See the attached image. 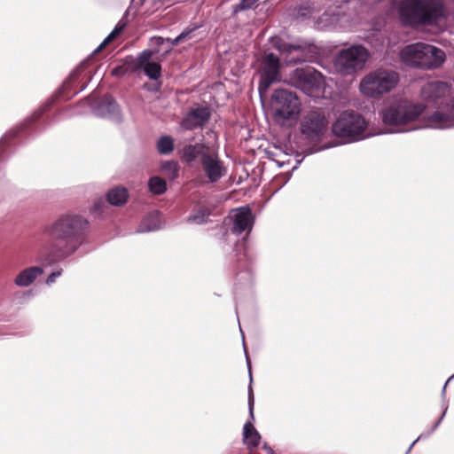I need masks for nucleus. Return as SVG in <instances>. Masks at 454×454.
<instances>
[{"label":"nucleus","instance_id":"obj_1","mask_svg":"<svg viewBox=\"0 0 454 454\" xmlns=\"http://www.w3.org/2000/svg\"><path fill=\"white\" fill-rule=\"evenodd\" d=\"M89 231L90 223L83 215H61L44 229L51 240L49 257L52 261H61L73 255L86 242Z\"/></svg>","mask_w":454,"mask_h":454},{"label":"nucleus","instance_id":"obj_2","mask_svg":"<svg viewBox=\"0 0 454 454\" xmlns=\"http://www.w3.org/2000/svg\"><path fill=\"white\" fill-rule=\"evenodd\" d=\"M425 110V106L407 98H395L380 112L384 131L380 134L402 133L419 129L416 121Z\"/></svg>","mask_w":454,"mask_h":454},{"label":"nucleus","instance_id":"obj_3","mask_svg":"<svg viewBox=\"0 0 454 454\" xmlns=\"http://www.w3.org/2000/svg\"><path fill=\"white\" fill-rule=\"evenodd\" d=\"M443 12L442 0H403L398 15L403 25L418 27L435 23Z\"/></svg>","mask_w":454,"mask_h":454},{"label":"nucleus","instance_id":"obj_4","mask_svg":"<svg viewBox=\"0 0 454 454\" xmlns=\"http://www.w3.org/2000/svg\"><path fill=\"white\" fill-rule=\"evenodd\" d=\"M183 157L188 162L199 159L205 176L211 183L218 182L226 172L223 162L220 160L216 150L204 143L186 145L183 148Z\"/></svg>","mask_w":454,"mask_h":454},{"label":"nucleus","instance_id":"obj_5","mask_svg":"<svg viewBox=\"0 0 454 454\" xmlns=\"http://www.w3.org/2000/svg\"><path fill=\"white\" fill-rule=\"evenodd\" d=\"M401 58L408 66L433 69L444 62L445 53L434 45L417 43L405 46L401 51Z\"/></svg>","mask_w":454,"mask_h":454},{"label":"nucleus","instance_id":"obj_6","mask_svg":"<svg viewBox=\"0 0 454 454\" xmlns=\"http://www.w3.org/2000/svg\"><path fill=\"white\" fill-rule=\"evenodd\" d=\"M368 122L363 115L353 110L343 111L332 125L333 135L343 143H354L366 138Z\"/></svg>","mask_w":454,"mask_h":454},{"label":"nucleus","instance_id":"obj_7","mask_svg":"<svg viewBox=\"0 0 454 454\" xmlns=\"http://www.w3.org/2000/svg\"><path fill=\"white\" fill-rule=\"evenodd\" d=\"M421 98L427 104H431L436 108V110L427 116L430 128L438 129L434 125V121L431 120L432 115L437 112H444L445 114H450L454 109V100L451 104H449V97L450 94V87L448 83L441 81H433L426 83L421 88ZM445 128H439V129H444Z\"/></svg>","mask_w":454,"mask_h":454},{"label":"nucleus","instance_id":"obj_8","mask_svg":"<svg viewBox=\"0 0 454 454\" xmlns=\"http://www.w3.org/2000/svg\"><path fill=\"white\" fill-rule=\"evenodd\" d=\"M399 81L397 73L388 69H377L365 75L360 82V90L368 97L389 92Z\"/></svg>","mask_w":454,"mask_h":454},{"label":"nucleus","instance_id":"obj_9","mask_svg":"<svg viewBox=\"0 0 454 454\" xmlns=\"http://www.w3.org/2000/svg\"><path fill=\"white\" fill-rule=\"evenodd\" d=\"M270 105L274 119L279 122L294 118L300 112V102L296 94L285 89L274 90Z\"/></svg>","mask_w":454,"mask_h":454},{"label":"nucleus","instance_id":"obj_10","mask_svg":"<svg viewBox=\"0 0 454 454\" xmlns=\"http://www.w3.org/2000/svg\"><path fill=\"white\" fill-rule=\"evenodd\" d=\"M368 57V51L364 46L353 45L341 50L336 57L334 64L341 74H351L364 67Z\"/></svg>","mask_w":454,"mask_h":454},{"label":"nucleus","instance_id":"obj_11","mask_svg":"<svg viewBox=\"0 0 454 454\" xmlns=\"http://www.w3.org/2000/svg\"><path fill=\"white\" fill-rule=\"evenodd\" d=\"M328 120L325 113L313 110L304 115L301 122V133L310 142H320L328 131Z\"/></svg>","mask_w":454,"mask_h":454},{"label":"nucleus","instance_id":"obj_12","mask_svg":"<svg viewBox=\"0 0 454 454\" xmlns=\"http://www.w3.org/2000/svg\"><path fill=\"white\" fill-rule=\"evenodd\" d=\"M280 59L276 54L270 52L263 57L258 85L261 97L268 92L273 83L280 81Z\"/></svg>","mask_w":454,"mask_h":454},{"label":"nucleus","instance_id":"obj_13","mask_svg":"<svg viewBox=\"0 0 454 454\" xmlns=\"http://www.w3.org/2000/svg\"><path fill=\"white\" fill-rule=\"evenodd\" d=\"M289 83L306 94H310L321 86L320 73L309 67L296 68L289 75Z\"/></svg>","mask_w":454,"mask_h":454},{"label":"nucleus","instance_id":"obj_14","mask_svg":"<svg viewBox=\"0 0 454 454\" xmlns=\"http://www.w3.org/2000/svg\"><path fill=\"white\" fill-rule=\"evenodd\" d=\"M93 114L103 119L120 124L123 121V114L120 105L110 94H106L91 103Z\"/></svg>","mask_w":454,"mask_h":454},{"label":"nucleus","instance_id":"obj_15","mask_svg":"<svg viewBox=\"0 0 454 454\" xmlns=\"http://www.w3.org/2000/svg\"><path fill=\"white\" fill-rule=\"evenodd\" d=\"M271 44L281 53L287 54V65H296L306 61L303 55V47L300 43H290L279 37H272Z\"/></svg>","mask_w":454,"mask_h":454},{"label":"nucleus","instance_id":"obj_16","mask_svg":"<svg viewBox=\"0 0 454 454\" xmlns=\"http://www.w3.org/2000/svg\"><path fill=\"white\" fill-rule=\"evenodd\" d=\"M231 232L240 235L243 232L250 233L254 224V215L249 207H241L234 210L231 216Z\"/></svg>","mask_w":454,"mask_h":454},{"label":"nucleus","instance_id":"obj_17","mask_svg":"<svg viewBox=\"0 0 454 454\" xmlns=\"http://www.w3.org/2000/svg\"><path fill=\"white\" fill-rule=\"evenodd\" d=\"M211 113L206 106L192 108L184 116L181 127L186 130L202 128L210 119Z\"/></svg>","mask_w":454,"mask_h":454},{"label":"nucleus","instance_id":"obj_18","mask_svg":"<svg viewBox=\"0 0 454 454\" xmlns=\"http://www.w3.org/2000/svg\"><path fill=\"white\" fill-rule=\"evenodd\" d=\"M153 57V52L150 51H143L137 58L136 67L143 69L145 75L151 80H157L160 76L161 67L159 62L151 61Z\"/></svg>","mask_w":454,"mask_h":454},{"label":"nucleus","instance_id":"obj_19","mask_svg":"<svg viewBox=\"0 0 454 454\" xmlns=\"http://www.w3.org/2000/svg\"><path fill=\"white\" fill-rule=\"evenodd\" d=\"M43 273V270L40 266H32L21 270L14 279L16 286L20 287L29 286L35 282L36 278Z\"/></svg>","mask_w":454,"mask_h":454},{"label":"nucleus","instance_id":"obj_20","mask_svg":"<svg viewBox=\"0 0 454 454\" xmlns=\"http://www.w3.org/2000/svg\"><path fill=\"white\" fill-rule=\"evenodd\" d=\"M162 222L160 214L158 211L149 213L138 226L137 232H152L161 229Z\"/></svg>","mask_w":454,"mask_h":454},{"label":"nucleus","instance_id":"obj_21","mask_svg":"<svg viewBox=\"0 0 454 454\" xmlns=\"http://www.w3.org/2000/svg\"><path fill=\"white\" fill-rule=\"evenodd\" d=\"M128 199L129 192L123 186L113 187L106 193V200L112 206L121 207L127 202Z\"/></svg>","mask_w":454,"mask_h":454},{"label":"nucleus","instance_id":"obj_22","mask_svg":"<svg viewBox=\"0 0 454 454\" xmlns=\"http://www.w3.org/2000/svg\"><path fill=\"white\" fill-rule=\"evenodd\" d=\"M244 442L248 448H256L261 440V435L251 422H247L243 427Z\"/></svg>","mask_w":454,"mask_h":454},{"label":"nucleus","instance_id":"obj_23","mask_svg":"<svg viewBox=\"0 0 454 454\" xmlns=\"http://www.w3.org/2000/svg\"><path fill=\"white\" fill-rule=\"evenodd\" d=\"M85 62L81 63L67 77V79L62 84L63 93L72 90L74 88V83L79 79L82 72L85 68Z\"/></svg>","mask_w":454,"mask_h":454},{"label":"nucleus","instance_id":"obj_24","mask_svg":"<svg viewBox=\"0 0 454 454\" xmlns=\"http://www.w3.org/2000/svg\"><path fill=\"white\" fill-rule=\"evenodd\" d=\"M148 188L152 193L160 195L167 191V183L163 178L154 176L150 177L148 181Z\"/></svg>","mask_w":454,"mask_h":454},{"label":"nucleus","instance_id":"obj_25","mask_svg":"<svg viewBox=\"0 0 454 454\" xmlns=\"http://www.w3.org/2000/svg\"><path fill=\"white\" fill-rule=\"evenodd\" d=\"M166 45V38L162 36H153L150 38V46L152 49H146L145 51H150L153 52V56L160 55L161 58H164L165 56H163V50Z\"/></svg>","mask_w":454,"mask_h":454},{"label":"nucleus","instance_id":"obj_26","mask_svg":"<svg viewBox=\"0 0 454 454\" xmlns=\"http://www.w3.org/2000/svg\"><path fill=\"white\" fill-rule=\"evenodd\" d=\"M210 215V210L207 207H200L198 210L191 214L187 222L195 224H203L207 222V218Z\"/></svg>","mask_w":454,"mask_h":454},{"label":"nucleus","instance_id":"obj_27","mask_svg":"<svg viewBox=\"0 0 454 454\" xmlns=\"http://www.w3.org/2000/svg\"><path fill=\"white\" fill-rule=\"evenodd\" d=\"M243 347H244L245 353H247L246 345H245V340H243ZM246 357H247V364L248 374H249V379H250V384H249V387H248V396H247L249 417L252 419H254V397L253 388H252V386H251L252 381H253L252 372H251V364H250V361H249L247 354H246Z\"/></svg>","mask_w":454,"mask_h":454},{"label":"nucleus","instance_id":"obj_28","mask_svg":"<svg viewBox=\"0 0 454 454\" xmlns=\"http://www.w3.org/2000/svg\"><path fill=\"white\" fill-rule=\"evenodd\" d=\"M157 149L160 154L168 155L174 150V140L170 136H161L157 142Z\"/></svg>","mask_w":454,"mask_h":454},{"label":"nucleus","instance_id":"obj_29","mask_svg":"<svg viewBox=\"0 0 454 454\" xmlns=\"http://www.w3.org/2000/svg\"><path fill=\"white\" fill-rule=\"evenodd\" d=\"M161 170L169 180L178 177L179 165L175 160H166L161 164Z\"/></svg>","mask_w":454,"mask_h":454},{"label":"nucleus","instance_id":"obj_30","mask_svg":"<svg viewBox=\"0 0 454 454\" xmlns=\"http://www.w3.org/2000/svg\"><path fill=\"white\" fill-rule=\"evenodd\" d=\"M338 21V15L334 12L326 11L318 19V24L323 27L334 25Z\"/></svg>","mask_w":454,"mask_h":454},{"label":"nucleus","instance_id":"obj_31","mask_svg":"<svg viewBox=\"0 0 454 454\" xmlns=\"http://www.w3.org/2000/svg\"><path fill=\"white\" fill-rule=\"evenodd\" d=\"M256 3V0H240L238 4L233 5V12L238 13L242 11L250 10L254 6Z\"/></svg>","mask_w":454,"mask_h":454},{"label":"nucleus","instance_id":"obj_32","mask_svg":"<svg viewBox=\"0 0 454 454\" xmlns=\"http://www.w3.org/2000/svg\"><path fill=\"white\" fill-rule=\"evenodd\" d=\"M167 45L163 50V56H167L173 49L174 46L178 43L184 42V35H180V34L174 39L166 38Z\"/></svg>","mask_w":454,"mask_h":454},{"label":"nucleus","instance_id":"obj_33","mask_svg":"<svg viewBox=\"0 0 454 454\" xmlns=\"http://www.w3.org/2000/svg\"><path fill=\"white\" fill-rule=\"evenodd\" d=\"M200 27V26L198 25H191L188 26L186 28L183 30L182 33H180V35H184V41L186 40H192L196 39L197 36L195 35V32Z\"/></svg>","mask_w":454,"mask_h":454},{"label":"nucleus","instance_id":"obj_34","mask_svg":"<svg viewBox=\"0 0 454 454\" xmlns=\"http://www.w3.org/2000/svg\"><path fill=\"white\" fill-rule=\"evenodd\" d=\"M119 35V33L113 29L111 33L105 38V40L99 44V46L94 51V53L100 51L106 45L114 41Z\"/></svg>","mask_w":454,"mask_h":454},{"label":"nucleus","instance_id":"obj_35","mask_svg":"<svg viewBox=\"0 0 454 454\" xmlns=\"http://www.w3.org/2000/svg\"><path fill=\"white\" fill-rule=\"evenodd\" d=\"M128 72V67L124 65H119L114 67L111 71L112 75L121 77Z\"/></svg>","mask_w":454,"mask_h":454},{"label":"nucleus","instance_id":"obj_36","mask_svg":"<svg viewBox=\"0 0 454 454\" xmlns=\"http://www.w3.org/2000/svg\"><path fill=\"white\" fill-rule=\"evenodd\" d=\"M62 271H63V270L60 269V270H55V271L51 272V273L48 276V278H47V279H46L45 283H46L48 286H51V284L55 283L56 279H57L59 277H60V276H61Z\"/></svg>","mask_w":454,"mask_h":454},{"label":"nucleus","instance_id":"obj_37","mask_svg":"<svg viewBox=\"0 0 454 454\" xmlns=\"http://www.w3.org/2000/svg\"><path fill=\"white\" fill-rule=\"evenodd\" d=\"M128 15V11L125 12L124 16ZM128 25V22L125 19V17H122L119 22L116 24V26L114 27V30H116L119 35H121V33L125 29V27H127Z\"/></svg>","mask_w":454,"mask_h":454},{"label":"nucleus","instance_id":"obj_38","mask_svg":"<svg viewBox=\"0 0 454 454\" xmlns=\"http://www.w3.org/2000/svg\"><path fill=\"white\" fill-rule=\"evenodd\" d=\"M335 145H336L325 144V145H323L321 146H317H317H313L311 148H309L308 151H309V154H312V153H318V152L329 149V148L333 147Z\"/></svg>","mask_w":454,"mask_h":454},{"label":"nucleus","instance_id":"obj_39","mask_svg":"<svg viewBox=\"0 0 454 454\" xmlns=\"http://www.w3.org/2000/svg\"><path fill=\"white\" fill-rule=\"evenodd\" d=\"M447 410H448V407L445 406L444 407V410L442 411V414L441 415V417L438 419V420L434 424V426L432 427L431 430L429 431L428 434H431L433 432H434L436 430V428L439 427V425L441 424L442 420L443 419L446 412H447Z\"/></svg>","mask_w":454,"mask_h":454},{"label":"nucleus","instance_id":"obj_40","mask_svg":"<svg viewBox=\"0 0 454 454\" xmlns=\"http://www.w3.org/2000/svg\"><path fill=\"white\" fill-rule=\"evenodd\" d=\"M454 377H450L448 379V380L446 381V383L444 384V386L442 387V403H444L445 401H446V398H445V392H446V387H447V385L448 383L453 379Z\"/></svg>","mask_w":454,"mask_h":454},{"label":"nucleus","instance_id":"obj_41","mask_svg":"<svg viewBox=\"0 0 454 454\" xmlns=\"http://www.w3.org/2000/svg\"><path fill=\"white\" fill-rule=\"evenodd\" d=\"M422 437H424V434H420L414 442H412L408 450H410L414 446V444Z\"/></svg>","mask_w":454,"mask_h":454},{"label":"nucleus","instance_id":"obj_42","mask_svg":"<svg viewBox=\"0 0 454 454\" xmlns=\"http://www.w3.org/2000/svg\"><path fill=\"white\" fill-rule=\"evenodd\" d=\"M87 84L86 83H83L75 92L74 94H77L81 91H82L85 88H86Z\"/></svg>","mask_w":454,"mask_h":454},{"label":"nucleus","instance_id":"obj_43","mask_svg":"<svg viewBox=\"0 0 454 454\" xmlns=\"http://www.w3.org/2000/svg\"><path fill=\"white\" fill-rule=\"evenodd\" d=\"M263 448L267 450L269 452H272V450L270 447H269L266 443L263 445Z\"/></svg>","mask_w":454,"mask_h":454},{"label":"nucleus","instance_id":"obj_44","mask_svg":"<svg viewBox=\"0 0 454 454\" xmlns=\"http://www.w3.org/2000/svg\"><path fill=\"white\" fill-rule=\"evenodd\" d=\"M452 377H454V374L452 375Z\"/></svg>","mask_w":454,"mask_h":454},{"label":"nucleus","instance_id":"obj_45","mask_svg":"<svg viewBox=\"0 0 454 454\" xmlns=\"http://www.w3.org/2000/svg\"><path fill=\"white\" fill-rule=\"evenodd\" d=\"M256 1L258 2L259 0H256Z\"/></svg>","mask_w":454,"mask_h":454}]
</instances>
